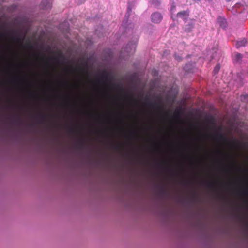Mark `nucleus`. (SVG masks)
<instances>
[{
    "mask_svg": "<svg viewBox=\"0 0 248 248\" xmlns=\"http://www.w3.org/2000/svg\"><path fill=\"white\" fill-rule=\"evenodd\" d=\"M165 114L166 115H168V113H167V112H165Z\"/></svg>",
    "mask_w": 248,
    "mask_h": 248,
    "instance_id": "29",
    "label": "nucleus"
},
{
    "mask_svg": "<svg viewBox=\"0 0 248 248\" xmlns=\"http://www.w3.org/2000/svg\"><path fill=\"white\" fill-rule=\"evenodd\" d=\"M239 194L243 196H248V188L247 186L242 188L239 190Z\"/></svg>",
    "mask_w": 248,
    "mask_h": 248,
    "instance_id": "7",
    "label": "nucleus"
},
{
    "mask_svg": "<svg viewBox=\"0 0 248 248\" xmlns=\"http://www.w3.org/2000/svg\"><path fill=\"white\" fill-rule=\"evenodd\" d=\"M145 100H146L145 104L147 106H148V107L152 108H155L156 109H157L159 110H160V111H163V109L162 106H161L156 103H152L150 101V100L148 97H146Z\"/></svg>",
    "mask_w": 248,
    "mask_h": 248,
    "instance_id": "3",
    "label": "nucleus"
},
{
    "mask_svg": "<svg viewBox=\"0 0 248 248\" xmlns=\"http://www.w3.org/2000/svg\"><path fill=\"white\" fill-rule=\"evenodd\" d=\"M220 69V66L218 65H217L215 66L214 69V72L215 74L217 73Z\"/></svg>",
    "mask_w": 248,
    "mask_h": 248,
    "instance_id": "12",
    "label": "nucleus"
},
{
    "mask_svg": "<svg viewBox=\"0 0 248 248\" xmlns=\"http://www.w3.org/2000/svg\"><path fill=\"white\" fill-rule=\"evenodd\" d=\"M164 191H165V190H164V189H161V192H162V193H164Z\"/></svg>",
    "mask_w": 248,
    "mask_h": 248,
    "instance_id": "26",
    "label": "nucleus"
},
{
    "mask_svg": "<svg viewBox=\"0 0 248 248\" xmlns=\"http://www.w3.org/2000/svg\"><path fill=\"white\" fill-rule=\"evenodd\" d=\"M77 69V68H74L72 66H70L68 68V70L69 72H74L76 71V70Z\"/></svg>",
    "mask_w": 248,
    "mask_h": 248,
    "instance_id": "14",
    "label": "nucleus"
},
{
    "mask_svg": "<svg viewBox=\"0 0 248 248\" xmlns=\"http://www.w3.org/2000/svg\"><path fill=\"white\" fill-rule=\"evenodd\" d=\"M99 78L102 80H108L109 78V75L106 72H104L100 75Z\"/></svg>",
    "mask_w": 248,
    "mask_h": 248,
    "instance_id": "8",
    "label": "nucleus"
},
{
    "mask_svg": "<svg viewBox=\"0 0 248 248\" xmlns=\"http://www.w3.org/2000/svg\"><path fill=\"white\" fill-rule=\"evenodd\" d=\"M136 43H128L126 47V51L127 53L134 52L136 49Z\"/></svg>",
    "mask_w": 248,
    "mask_h": 248,
    "instance_id": "4",
    "label": "nucleus"
},
{
    "mask_svg": "<svg viewBox=\"0 0 248 248\" xmlns=\"http://www.w3.org/2000/svg\"><path fill=\"white\" fill-rule=\"evenodd\" d=\"M1 36L2 37H4V36H5V34H1Z\"/></svg>",
    "mask_w": 248,
    "mask_h": 248,
    "instance_id": "28",
    "label": "nucleus"
},
{
    "mask_svg": "<svg viewBox=\"0 0 248 248\" xmlns=\"http://www.w3.org/2000/svg\"><path fill=\"white\" fill-rule=\"evenodd\" d=\"M96 82H97L96 81H93V83H96Z\"/></svg>",
    "mask_w": 248,
    "mask_h": 248,
    "instance_id": "30",
    "label": "nucleus"
},
{
    "mask_svg": "<svg viewBox=\"0 0 248 248\" xmlns=\"http://www.w3.org/2000/svg\"><path fill=\"white\" fill-rule=\"evenodd\" d=\"M41 8L43 9H47L51 7V3L48 0H43L40 5Z\"/></svg>",
    "mask_w": 248,
    "mask_h": 248,
    "instance_id": "5",
    "label": "nucleus"
},
{
    "mask_svg": "<svg viewBox=\"0 0 248 248\" xmlns=\"http://www.w3.org/2000/svg\"><path fill=\"white\" fill-rule=\"evenodd\" d=\"M121 147V146L118 144H115L113 145V148L115 149H119Z\"/></svg>",
    "mask_w": 248,
    "mask_h": 248,
    "instance_id": "18",
    "label": "nucleus"
},
{
    "mask_svg": "<svg viewBox=\"0 0 248 248\" xmlns=\"http://www.w3.org/2000/svg\"><path fill=\"white\" fill-rule=\"evenodd\" d=\"M128 99L132 102H135L136 100L132 95H129L128 96Z\"/></svg>",
    "mask_w": 248,
    "mask_h": 248,
    "instance_id": "15",
    "label": "nucleus"
},
{
    "mask_svg": "<svg viewBox=\"0 0 248 248\" xmlns=\"http://www.w3.org/2000/svg\"><path fill=\"white\" fill-rule=\"evenodd\" d=\"M27 46H28V47H29L30 48H32V46L31 45H30V44H28L27 45Z\"/></svg>",
    "mask_w": 248,
    "mask_h": 248,
    "instance_id": "23",
    "label": "nucleus"
},
{
    "mask_svg": "<svg viewBox=\"0 0 248 248\" xmlns=\"http://www.w3.org/2000/svg\"><path fill=\"white\" fill-rule=\"evenodd\" d=\"M128 12H130V11H131V8H130V6H129L128 7Z\"/></svg>",
    "mask_w": 248,
    "mask_h": 248,
    "instance_id": "25",
    "label": "nucleus"
},
{
    "mask_svg": "<svg viewBox=\"0 0 248 248\" xmlns=\"http://www.w3.org/2000/svg\"><path fill=\"white\" fill-rule=\"evenodd\" d=\"M15 121L16 122H18V119H16H16H15Z\"/></svg>",
    "mask_w": 248,
    "mask_h": 248,
    "instance_id": "27",
    "label": "nucleus"
},
{
    "mask_svg": "<svg viewBox=\"0 0 248 248\" xmlns=\"http://www.w3.org/2000/svg\"><path fill=\"white\" fill-rule=\"evenodd\" d=\"M77 131V130L76 128V127H73L71 128L70 129V132H71L72 133L76 132Z\"/></svg>",
    "mask_w": 248,
    "mask_h": 248,
    "instance_id": "17",
    "label": "nucleus"
},
{
    "mask_svg": "<svg viewBox=\"0 0 248 248\" xmlns=\"http://www.w3.org/2000/svg\"><path fill=\"white\" fill-rule=\"evenodd\" d=\"M207 186L211 188H213L216 187V184L213 182H208L207 183Z\"/></svg>",
    "mask_w": 248,
    "mask_h": 248,
    "instance_id": "11",
    "label": "nucleus"
},
{
    "mask_svg": "<svg viewBox=\"0 0 248 248\" xmlns=\"http://www.w3.org/2000/svg\"><path fill=\"white\" fill-rule=\"evenodd\" d=\"M215 138L218 141L229 144L232 147H235L237 145V142L235 140L230 141L223 134H217L215 136Z\"/></svg>",
    "mask_w": 248,
    "mask_h": 248,
    "instance_id": "1",
    "label": "nucleus"
},
{
    "mask_svg": "<svg viewBox=\"0 0 248 248\" xmlns=\"http://www.w3.org/2000/svg\"><path fill=\"white\" fill-rule=\"evenodd\" d=\"M236 58L237 59V60H240L242 57V55L240 54V53H237L236 54Z\"/></svg>",
    "mask_w": 248,
    "mask_h": 248,
    "instance_id": "16",
    "label": "nucleus"
},
{
    "mask_svg": "<svg viewBox=\"0 0 248 248\" xmlns=\"http://www.w3.org/2000/svg\"><path fill=\"white\" fill-rule=\"evenodd\" d=\"M240 99L243 102L246 103L248 102V94L241 95Z\"/></svg>",
    "mask_w": 248,
    "mask_h": 248,
    "instance_id": "10",
    "label": "nucleus"
},
{
    "mask_svg": "<svg viewBox=\"0 0 248 248\" xmlns=\"http://www.w3.org/2000/svg\"><path fill=\"white\" fill-rule=\"evenodd\" d=\"M38 117L39 118H40V119H44L45 118V116H44V115H40V116H39Z\"/></svg>",
    "mask_w": 248,
    "mask_h": 248,
    "instance_id": "24",
    "label": "nucleus"
},
{
    "mask_svg": "<svg viewBox=\"0 0 248 248\" xmlns=\"http://www.w3.org/2000/svg\"><path fill=\"white\" fill-rule=\"evenodd\" d=\"M247 43V40L246 38H243L241 40L238 41L236 43V46L237 48H239L244 46Z\"/></svg>",
    "mask_w": 248,
    "mask_h": 248,
    "instance_id": "6",
    "label": "nucleus"
},
{
    "mask_svg": "<svg viewBox=\"0 0 248 248\" xmlns=\"http://www.w3.org/2000/svg\"><path fill=\"white\" fill-rule=\"evenodd\" d=\"M83 146V145L82 144H79L78 145V148H81Z\"/></svg>",
    "mask_w": 248,
    "mask_h": 248,
    "instance_id": "22",
    "label": "nucleus"
},
{
    "mask_svg": "<svg viewBox=\"0 0 248 248\" xmlns=\"http://www.w3.org/2000/svg\"><path fill=\"white\" fill-rule=\"evenodd\" d=\"M151 18L152 22L157 24L161 21L163 17L160 13L155 12L152 14Z\"/></svg>",
    "mask_w": 248,
    "mask_h": 248,
    "instance_id": "2",
    "label": "nucleus"
},
{
    "mask_svg": "<svg viewBox=\"0 0 248 248\" xmlns=\"http://www.w3.org/2000/svg\"><path fill=\"white\" fill-rule=\"evenodd\" d=\"M230 170H231L230 168L228 167H224L222 169L223 171L224 172H226V173L229 172L230 171Z\"/></svg>",
    "mask_w": 248,
    "mask_h": 248,
    "instance_id": "13",
    "label": "nucleus"
},
{
    "mask_svg": "<svg viewBox=\"0 0 248 248\" xmlns=\"http://www.w3.org/2000/svg\"><path fill=\"white\" fill-rule=\"evenodd\" d=\"M188 26L190 30H191L193 27V26L192 24H188Z\"/></svg>",
    "mask_w": 248,
    "mask_h": 248,
    "instance_id": "21",
    "label": "nucleus"
},
{
    "mask_svg": "<svg viewBox=\"0 0 248 248\" xmlns=\"http://www.w3.org/2000/svg\"><path fill=\"white\" fill-rule=\"evenodd\" d=\"M78 0V1H77V3L79 4L82 3L83 2H84L85 1V0H81V1L79 0Z\"/></svg>",
    "mask_w": 248,
    "mask_h": 248,
    "instance_id": "19",
    "label": "nucleus"
},
{
    "mask_svg": "<svg viewBox=\"0 0 248 248\" xmlns=\"http://www.w3.org/2000/svg\"><path fill=\"white\" fill-rule=\"evenodd\" d=\"M14 40L16 41H20V39L17 37H15L13 38Z\"/></svg>",
    "mask_w": 248,
    "mask_h": 248,
    "instance_id": "20",
    "label": "nucleus"
},
{
    "mask_svg": "<svg viewBox=\"0 0 248 248\" xmlns=\"http://www.w3.org/2000/svg\"><path fill=\"white\" fill-rule=\"evenodd\" d=\"M187 15L188 14H187V13L186 12V11H182L178 12L177 14V16L178 17L184 18V17L186 16H187Z\"/></svg>",
    "mask_w": 248,
    "mask_h": 248,
    "instance_id": "9",
    "label": "nucleus"
}]
</instances>
